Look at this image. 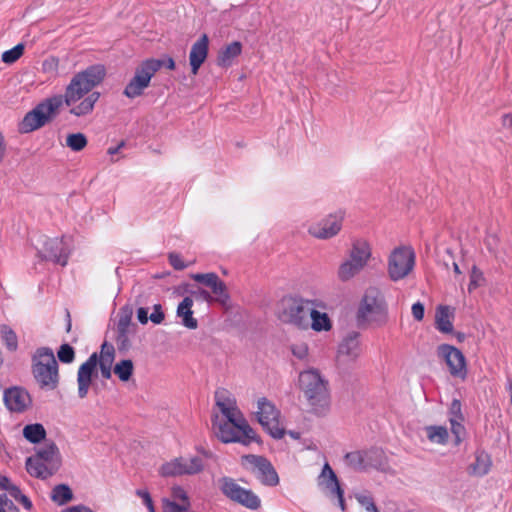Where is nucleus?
I'll return each instance as SVG.
<instances>
[{
    "instance_id": "19",
    "label": "nucleus",
    "mask_w": 512,
    "mask_h": 512,
    "mask_svg": "<svg viewBox=\"0 0 512 512\" xmlns=\"http://www.w3.org/2000/svg\"><path fill=\"white\" fill-rule=\"evenodd\" d=\"M438 356L445 360L453 376H464L466 364L464 355L460 350L451 345L443 344L438 347Z\"/></svg>"
},
{
    "instance_id": "27",
    "label": "nucleus",
    "mask_w": 512,
    "mask_h": 512,
    "mask_svg": "<svg viewBox=\"0 0 512 512\" xmlns=\"http://www.w3.org/2000/svg\"><path fill=\"white\" fill-rule=\"evenodd\" d=\"M453 311L448 306H439L435 313L436 328L442 333H451L453 331Z\"/></svg>"
},
{
    "instance_id": "28",
    "label": "nucleus",
    "mask_w": 512,
    "mask_h": 512,
    "mask_svg": "<svg viewBox=\"0 0 512 512\" xmlns=\"http://www.w3.org/2000/svg\"><path fill=\"white\" fill-rule=\"evenodd\" d=\"M423 432L429 442L438 445H445L449 438L446 427L440 425H430L423 428Z\"/></svg>"
},
{
    "instance_id": "50",
    "label": "nucleus",
    "mask_w": 512,
    "mask_h": 512,
    "mask_svg": "<svg viewBox=\"0 0 512 512\" xmlns=\"http://www.w3.org/2000/svg\"><path fill=\"white\" fill-rule=\"evenodd\" d=\"M165 319V314L162 311V306L160 304H155L153 306V312L149 315V320L154 324H161Z\"/></svg>"
},
{
    "instance_id": "55",
    "label": "nucleus",
    "mask_w": 512,
    "mask_h": 512,
    "mask_svg": "<svg viewBox=\"0 0 512 512\" xmlns=\"http://www.w3.org/2000/svg\"><path fill=\"white\" fill-rule=\"evenodd\" d=\"M5 490L9 493L11 497H13L16 501L23 495L20 488L13 483H8V486H5Z\"/></svg>"
},
{
    "instance_id": "22",
    "label": "nucleus",
    "mask_w": 512,
    "mask_h": 512,
    "mask_svg": "<svg viewBox=\"0 0 512 512\" xmlns=\"http://www.w3.org/2000/svg\"><path fill=\"white\" fill-rule=\"evenodd\" d=\"M372 257V248L365 239H355L348 250L347 258L365 268Z\"/></svg>"
},
{
    "instance_id": "60",
    "label": "nucleus",
    "mask_w": 512,
    "mask_h": 512,
    "mask_svg": "<svg viewBox=\"0 0 512 512\" xmlns=\"http://www.w3.org/2000/svg\"><path fill=\"white\" fill-rule=\"evenodd\" d=\"M503 125L512 134V114H508L503 117Z\"/></svg>"
},
{
    "instance_id": "47",
    "label": "nucleus",
    "mask_w": 512,
    "mask_h": 512,
    "mask_svg": "<svg viewBox=\"0 0 512 512\" xmlns=\"http://www.w3.org/2000/svg\"><path fill=\"white\" fill-rule=\"evenodd\" d=\"M189 507L190 504H177L170 500L163 501V512H185Z\"/></svg>"
},
{
    "instance_id": "53",
    "label": "nucleus",
    "mask_w": 512,
    "mask_h": 512,
    "mask_svg": "<svg viewBox=\"0 0 512 512\" xmlns=\"http://www.w3.org/2000/svg\"><path fill=\"white\" fill-rule=\"evenodd\" d=\"M169 263L171 264V266H173L174 269L176 270H183L184 268H186V264L184 263L183 259L181 258V256L177 253H171L169 254Z\"/></svg>"
},
{
    "instance_id": "40",
    "label": "nucleus",
    "mask_w": 512,
    "mask_h": 512,
    "mask_svg": "<svg viewBox=\"0 0 512 512\" xmlns=\"http://www.w3.org/2000/svg\"><path fill=\"white\" fill-rule=\"evenodd\" d=\"M24 52V45L23 44H17L15 47H13L10 50L5 51L2 54V61L6 64H12L16 62Z\"/></svg>"
},
{
    "instance_id": "12",
    "label": "nucleus",
    "mask_w": 512,
    "mask_h": 512,
    "mask_svg": "<svg viewBox=\"0 0 512 512\" xmlns=\"http://www.w3.org/2000/svg\"><path fill=\"white\" fill-rule=\"evenodd\" d=\"M219 488L227 498L248 509L255 510L260 507L261 501L259 497L251 490L241 487L232 478H221L219 480Z\"/></svg>"
},
{
    "instance_id": "59",
    "label": "nucleus",
    "mask_w": 512,
    "mask_h": 512,
    "mask_svg": "<svg viewBox=\"0 0 512 512\" xmlns=\"http://www.w3.org/2000/svg\"><path fill=\"white\" fill-rule=\"evenodd\" d=\"M17 501L20 502L23 505V507L27 510H31L33 507V504L30 501V499L24 494Z\"/></svg>"
},
{
    "instance_id": "14",
    "label": "nucleus",
    "mask_w": 512,
    "mask_h": 512,
    "mask_svg": "<svg viewBox=\"0 0 512 512\" xmlns=\"http://www.w3.org/2000/svg\"><path fill=\"white\" fill-rule=\"evenodd\" d=\"M345 213L341 210L330 213L311 224L308 228L310 236L319 240H329L337 236L343 226Z\"/></svg>"
},
{
    "instance_id": "56",
    "label": "nucleus",
    "mask_w": 512,
    "mask_h": 512,
    "mask_svg": "<svg viewBox=\"0 0 512 512\" xmlns=\"http://www.w3.org/2000/svg\"><path fill=\"white\" fill-rule=\"evenodd\" d=\"M136 495L143 500L145 506L151 505V503H153L147 490L138 489L136 490Z\"/></svg>"
},
{
    "instance_id": "57",
    "label": "nucleus",
    "mask_w": 512,
    "mask_h": 512,
    "mask_svg": "<svg viewBox=\"0 0 512 512\" xmlns=\"http://www.w3.org/2000/svg\"><path fill=\"white\" fill-rule=\"evenodd\" d=\"M137 319L141 324H146L149 320L148 309L145 307L138 308Z\"/></svg>"
},
{
    "instance_id": "20",
    "label": "nucleus",
    "mask_w": 512,
    "mask_h": 512,
    "mask_svg": "<svg viewBox=\"0 0 512 512\" xmlns=\"http://www.w3.org/2000/svg\"><path fill=\"white\" fill-rule=\"evenodd\" d=\"M325 304L318 299H314L313 306L309 313L307 330L311 329L317 333L329 332L333 323L329 315L325 312Z\"/></svg>"
},
{
    "instance_id": "7",
    "label": "nucleus",
    "mask_w": 512,
    "mask_h": 512,
    "mask_svg": "<svg viewBox=\"0 0 512 512\" xmlns=\"http://www.w3.org/2000/svg\"><path fill=\"white\" fill-rule=\"evenodd\" d=\"M416 254L409 245L393 248L387 256V275L393 282L407 278L414 270Z\"/></svg>"
},
{
    "instance_id": "36",
    "label": "nucleus",
    "mask_w": 512,
    "mask_h": 512,
    "mask_svg": "<svg viewBox=\"0 0 512 512\" xmlns=\"http://www.w3.org/2000/svg\"><path fill=\"white\" fill-rule=\"evenodd\" d=\"M1 338L9 351H16L18 348V338L15 331L8 325L0 326Z\"/></svg>"
},
{
    "instance_id": "29",
    "label": "nucleus",
    "mask_w": 512,
    "mask_h": 512,
    "mask_svg": "<svg viewBox=\"0 0 512 512\" xmlns=\"http://www.w3.org/2000/svg\"><path fill=\"white\" fill-rule=\"evenodd\" d=\"M364 268L352 262L350 259H344L337 270V277L342 282H347L357 276Z\"/></svg>"
},
{
    "instance_id": "8",
    "label": "nucleus",
    "mask_w": 512,
    "mask_h": 512,
    "mask_svg": "<svg viewBox=\"0 0 512 512\" xmlns=\"http://www.w3.org/2000/svg\"><path fill=\"white\" fill-rule=\"evenodd\" d=\"M212 428L217 438L223 443L238 442L249 445L257 441V435L250 425L240 429L234 423L224 422V419H220L218 415H215L212 420Z\"/></svg>"
},
{
    "instance_id": "25",
    "label": "nucleus",
    "mask_w": 512,
    "mask_h": 512,
    "mask_svg": "<svg viewBox=\"0 0 512 512\" xmlns=\"http://www.w3.org/2000/svg\"><path fill=\"white\" fill-rule=\"evenodd\" d=\"M26 470L33 477L46 479L57 469L39 458L29 457L26 461Z\"/></svg>"
},
{
    "instance_id": "4",
    "label": "nucleus",
    "mask_w": 512,
    "mask_h": 512,
    "mask_svg": "<svg viewBox=\"0 0 512 512\" xmlns=\"http://www.w3.org/2000/svg\"><path fill=\"white\" fill-rule=\"evenodd\" d=\"M388 319V304L383 292L377 287H369L366 289L358 306V322L379 328L386 325Z\"/></svg>"
},
{
    "instance_id": "41",
    "label": "nucleus",
    "mask_w": 512,
    "mask_h": 512,
    "mask_svg": "<svg viewBox=\"0 0 512 512\" xmlns=\"http://www.w3.org/2000/svg\"><path fill=\"white\" fill-rule=\"evenodd\" d=\"M355 498L358 503L365 509V512H379L373 498L369 493H356Z\"/></svg>"
},
{
    "instance_id": "11",
    "label": "nucleus",
    "mask_w": 512,
    "mask_h": 512,
    "mask_svg": "<svg viewBox=\"0 0 512 512\" xmlns=\"http://www.w3.org/2000/svg\"><path fill=\"white\" fill-rule=\"evenodd\" d=\"M255 414L258 422L272 437H283L285 431L279 420L280 413L271 401L264 397L258 399Z\"/></svg>"
},
{
    "instance_id": "64",
    "label": "nucleus",
    "mask_w": 512,
    "mask_h": 512,
    "mask_svg": "<svg viewBox=\"0 0 512 512\" xmlns=\"http://www.w3.org/2000/svg\"><path fill=\"white\" fill-rule=\"evenodd\" d=\"M508 392H509L510 400H511V403H512V379H510L509 382H508Z\"/></svg>"
},
{
    "instance_id": "46",
    "label": "nucleus",
    "mask_w": 512,
    "mask_h": 512,
    "mask_svg": "<svg viewBox=\"0 0 512 512\" xmlns=\"http://www.w3.org/2000/svg\"><path fill=\"white\" fill-rule=\"evenodd\" d=\"M483 281V274L482 272L477 269L475 266L472 268L471 274H470V282L468 285L469 292L475 290L478 288Z\"/></svg>"
},
{
    "instance_id": "38",
    "label": "nucleus",
    "mask_w": 512,
    "mask_h": 512,
    "mask_svg": "<svg viewBox=\"0 0 512 512\" xmlns=\"http://www.w3.org/2000/svg\"><path fill=\"white\" fill-rule=\"evenodd\" d=\"M66 145L73 151H81L87 145V138L83 133L69 134L66 138Z\"/></svg>"
},
{
    "instance_id": "31",
    "label": "nucleus",
    "mask_w": 512,
    "mask_h": 512,
    "mask_svg": "<svg viewBox=\"0 0 512 512\" xmlns=\"http://www.w3.org/2000/svg\"><path fill=\"white\" fill-rule=\"evenodd\" d=\"M366 451H353L345 455L346 464L354 470L368 469Z\"/></svg>"
},
{
    "instance_id": "16",
    "label": "nucleus",
    "mask_w": 512,
    "mask_h": 512,
    "mask_svg": "<svg viewBox=\"0 0 512 512\" xmlns=\"http://www.w3.org/2000/svg\"><path fill=\"white\" fill-rule=\"evenodd\" d=\"M244 461L262 483L269 486L278 484L279 478L275 469L264 457L247 455L244 457Z\"/></svg>"
},
{
    "instance_id": "54",
    "label": "nucleus",
    "mask_w": 512,
    "mask_h": 512,
    "mask_svg": "<svg viewBox=\"0 0 512 512\" xmlns=\"http://www.w3.org/2000/svg\"><path fill=\"white\" fill-rule=\"evenodd\" d=\"M411 312L415 320L421 321L424 318V305L421 302L414 303Z\"/></svg>"
},
{
    "instance_id": "18",
    "label": "nucleus",
    "mask_w": 512,
    "mask_h": 512,
    "mask_svg": "<svg viewBox=\"0 0 512 512\" xmlns=\"http://www.w3.org/2000/svg\"><path fill=\"white\" fill-rule=\"evenodd\" d=\"M360 334L352 331L348 333L340 342L337 350V361L341 364H347L356 361L361 355Z\"/></svg>"
},
{
    "instance_id": "45",
    "label": "nucleus",
    "mask_w": 512,
    "mask_h": 512,
    "mask_svg": "<svg viewBox=\"0 0 512 512\" xmlns=\"http://www.w3.org/2000/svg\"><path fill=\"white\" fill-rule=\"evenodd\" d=\"M57 355L63 363H71L75 358L74 349L69 344L61 345Z\"/></svg>"
},
{
    "instance_id": "15",
    "label": "nucleus",
    "mask_w": 512,
    "mask_h": 512,
    "mask_svg": "<svg viewBox=\"0 0 512 512\" xmlns=\"http://www.w3.org/2000/svg\"><path fill=\"white\" fill-rule=\"evenodd\" d=\"M319 490L328 498L336 500L342 511L345 510L344 492L340 487L338 478L328 463H325L317 477Z\"/></svg>"
},
{
    "instance_id": "23",
    "label": "nucleus",
    "mask_w": 512,
    "mask_h": 512,
    "mask_svg": "<svg viewBox=\"0 0 512 512\" xmlns=\"http://www.w3.org/2000/svg\"><path fill=\"white\" fill-rule=\"evenodd\" d=\"M209 39L203 34L193 45L189 55V61L192 73L196 75L200 66L204 63L208 55Z\"/></svg>"
},
{
    "instance_id": "35",
    "label": "nucleus",
    "mask_w": 512,
    "mask_h": 512,
    "mask_svg": "<svg viewBox=\"0 0 512 512\" xmlns=\"http://www.w3.org/2000/svg\"><path fill=\"white\" fill-rule=\"evenodd\" d=\"M72 497L73 494L71 489L65 484L55 486L51 493V499L59 505L66 504L72 499Z\"/></svg>"
},
{
    "instance_id": "24",
    "label": "nucleus",
    "mask_w": 512,
    "mask_h": 512,
    "mask_svg": "<svg viewBox=\"0 0 512 512\" xmlns=\"http://www.w3.org/2000/svg\"><path fill=\"white\" fill-rule=\"evenodd\" d=\"M193 303L192 297L187 296L179 303L176 311L181 324L188 329H196L198 327V321L193 317Z\"/></svg>"
},
{
    "instance_id": "13",
    "label": "nucleus",
    "mask_w": 512,
    "mask_h": 512,
    "mask_svg": "<svg viewBox=\"0 0 512 512\" xmlns=\"http://www.w3.org/2000/svg\"><path fill=\"white\" fill-rule=\"evenodd\" d=\"M215 402L222 414L220 419H224V422L234 423L240 429L247 428L249 423L239 410L236 399L230 392L225 389L217 390L215 392Z\"/></svg>"
},
{
    "instance_id": "32",
    "label": "nucleus",
    "mask_w": 512,
    "mask_h": 512,
    "mask_svg": "<svg viewBox=\"0 0 512 512\" xmlns=\"http://www.w3.org/2000/svg\"><path fill=\"white\" fill-rule=\"evenodd\" d=\"M35 458H39L45 463L58 468L59 465V457H58V449L55 445H49L39 449L37 454L34 456Z\"/></svg>"
},
{
    "instance_id": "52",
    "label": "nucleus",
    "mask_w": 512,
    "mask_h": 512,
    "mask_svg": "<svg viewBox=\"0 0 512 512\" xmlns=\"http://www.w3.org/2000/svg\"><path fill=\"white\" fill-rule=\"evenodd\" d=\"M172 496L174 499L182 501V504H190L187 493L180 486H174L172 488Z\"/></svg>"
},
{
    "instance_id": "48",
    "label": "nucleus",
    "mask_w": 512,
    "mask_h": 512,
    "mask_svg": "<svg viewBox=\"0 0 512 512\" xmlns=\"http://www.w3.org/2000/svg\"><path fill=\"white\" fill-rule=\"evenodd\" d=\"M218 277L216 273H196L192 274L191 278L198 283L205 285L206 287L210 286L211 283Z\"/></svg>"
},
{
    "instance_id": "5",
    "label": "nucleus",
    "mask_w": 512,
    "mask_h": 512,
    "mask_svg": "<svg viewBox=\"0 0 512 512\" xmlns=\"http://www.w3.org/2000/svg\"><path fill=\"white\" fill-rule=\"evenodd\" d=\"M313 303L314 299L288 295L278 302L276 315L283 323L307 331L309 313Z\"/></svg>"
},
{
    "instance_id": "37",
    "label": "nucleus",
    "mask_w": 512,
    "mask_h": 512,
    "mask_svg": "<svg viewBox=\"0 0 512 512\" xmlns=\"http://www.w3.org/2000/svg\"><path fill=\"white\" fill-rule=\"evenodd\" d=\"M133 371L134 365L129 359L121 360L114 367V373L123 382H126L131 378Z\"/></svg>"
},
{
    "instance_id": "42",
    "label": "nucleus",
    "mask_w": 512,
    "mask_h": 512,
    "mask_svg": "<svg viewBox=\"0 0 512 512\" xmlns=\"http://www.w3.org/2000/svg\"><path fill=\"white\" fill-rule=\"evenodd\" d=\"M490 468V460L487 454L480 453L476 456V462L474 464V472L478 475H485L488 473Z\"/></svg>"
},
{
    "instance_id": "6",
    "label": "nucleus",
    "mask_w": 512,
    "mask_h": 512,
    "mask_svg": "<svg viewBox=\"0 0 512 512\" xmlns=\"http://www.w3.org/2000/svg\"><path fill=\"white\" fill-rule=\"evenodd\" d=\"M32 373L42 389L54 390L58 386V364L52 349H36L32 356Z\"/></svg>"
},
{
    "instance_id": "44",
    "label": "nucleus",
    "mask_w": 512,
    "mask_h": 512,
    "mask_svg": "<svg viewBox=\"0 0 512 512\" xmlns=\"http://www.w3.org/2000/svg\"><path fill=\"white\" fill-rule=\"evenodd\" d=\"M462 416L450 417L451 431L456 438V444H459L461 437L464 434V427L462 425Z\"/></svg>"
},
{
    "instance_id": "1",
    "label": "nucleus",
    "mask_w": 512,
    "mask_h": 512,
    "mask_svg": "<svg viewBox=\"0 0 512 512\" xmlns=\"http://www.w3.org/2000/svg\"><path fill=\"white\" fill-rule=\"evenodd\" d=\"M106 74L105 67L97 64L73 76L65 89L64 95H53L44 99L28 112L19 125L22 133L35 131L54 119L65 103L70 106V113L81 117L92 113L100 93L91 90L99 85Z\"/></svg>"
},
{
    "instance_id": "62",
    "label": "nucleus",
    "mask_w": 512,
    "mask_h": 512,
    "mask_svg": "<svg viewBox=\"0 0 512 512\" xmlns=\"http://www.w3.org/2000/svg\"><path fill=\"white\" fill-rule=\"evenodd\" d=\"M162 62V66L165 65L169 70L175 69V61L172 58H167L166 60H160Z\"/></svg>"
},
{
    "instance_id": "9",
    "label": "nucleus",
    "mask_w": 512,
    "mask_h": 512,
    "mask_svg": "<svg viewBox=\"0 0 512 512\" xmlns=\"http://www.w3.org/2000/svg\"><path fill=\"white\" fill-rule=\"evenodd\" d=\"M162 67V62L157 59L143 61L136 69L135 74L126 85L123 94L128 98H136L150 85L155 73Z\"/></svg>"
},
{
    "instance_id": "51",
    "label": "nucleus",
    "mask_w": 512,
    "mask_h": 512,
    "mask_svg": "<svg viewBox=\"0 0 512 512\" xmlns=\"http://www.w3.org/2000/svg\"><path fill=\"white\" fill-rule=\"evenodd\" d=\"M191 296L197 299H201L207 303H211L214 301V297L212 296V294L202 288H197L196 290L191 291Z\"/></svg>"
},
{
    "instance_id": "2",
    "label": "nucleus",
    "mask_w": 512,
    "mask_h": 512,
    "mask_svg": "<svg viewBox=\"0 0 512 512\" xmlns=\"http://www.w3.org/2000/svg\"><path fill=\"white\" fill-rule=\"evenodd\" d=\"M114 356L115 349L113 345L105 342L101 346V352L99 355L97 353H93L87 361L79 367L77 384L78 396L81 399L87 396L92 382V377L96 374L97 367H99L104 379H109L111 377Z\"/></svg>"
},
{
    "instance_id": "30",
    "label": "nucleus",
    "mask_w": 512,
    "mask_h": 512,
    "mask_svg": "<svg viewBox=\"0 0 512 512\" xmlns=\"http://www.w3.org/2000/svg\"><path fill=\"white\" fill-rule=\"evenodd\" d=\"M24 438L31 443H39L46 437V430L40 423L26 425L23 428Z\"/></svg>"
},
{
    "instance_id": "39",
    "label": "nucleus",
    "mask_w": 512,
    "mask_h": 512,
    "mask_svg": "<svg viewBox=\"0 0 512 512\" xmlns=\"http://www.w3.org/2000/svg\"><path fill=\"white\" fill-rule=\"evenodd\" d=\"M117 342L125 346L128 341L130 333V319L128 317H121L117 323Z\"/></svg>"
},
{
    "instance_id": "3",
    "label": "nucleus",
    "mask_w": 512,
    "mask_h": 512,
    "mask_svg": "<svg viewBox=\"0 0 512 512\" xmlns=\"http://www.w3.org/2000/svg\"><path fill=\"white\" fill-rule=\"evenodd\" d=\"M299 385L311 410L317 415H324L330 406V395L327 381L320 372L313 368L301 372Z\"/></svg>"
},
{
    "instance_id": "34",
    "label": "nucleus",
    "mask_w": 512,
    "mask_h": 512,
    "mask_svg": "<svg viewBox=\"0 0 512 512\" xmlns=\"http://www.w3.org/2000/svg\"><path fill=\"white\" fill-rule=\"evenodd\" d=\"M211 290V294L214 297V301L225 304L229 298L225 283L219 278V276L208 286Z\"/></svg>"
},
{
    "instance_id": "21",
    "label": "nucleus",
    "mask_w": 512,
    "mask_h": 512,
    "mask_svg": "<svg viewBox=\"0 0 512 512\" xmlns=\"http://www.w3.org/2000/svg\"><path fill=\"white\" fill-rule=\"evenodd\" d=\"M3 398L5 406L11 412H24L31 405V397L29 393L20 387L6 389Z\"/></svg>"
},
{
    "instance_id": "49",
    "label": "nucleus",
    "mask_w": 512,
    "mask_h": 512,
    "mask_svg": "<svg viewBox=\"0 0 512 512\" xmlns=\"http://www.w3.org/2000/svg\"><path fill=\"white\" fill-rule=\"evenodd\" d=\"M0 512H19V509L6 494H0Z\"/></svg>"
},
{
    "instance_id": "17",
    "label": "nucleus",
    "mask_w": 512,
    "mask_h": 512,
    "mask_svg": "<svg viewBox=\"0 0 512 512\" xmlns=\"http://www.w3.org/2000/svg\"><path fill=\"white\" fill-rule=\"evenodd\" d=\"M38 254L45 260L65 266L69 255V246L65 238H51L43 242V249Z\"/></svg>"
},
{
    "instance_id": "61",
    "label": "nucleus",
    "mask_w": 512,
    "mask_h": 512,
    "mask_svg": "<svg viewBox=\"0 0 512 512\" xmlns=\"http://www.w3.org/2000/svg\"><path fill=\"white\" fill-rule=\"evenodd\" d=\"M124 147V142H121L120 144H118L117 146L115 147H110L108 148L107 150V153L111 156H114L116 154L119 153V151Z\"/></svg>"
},
{
    "instance_id": "10",
    "label": "nucleus",
    "mask_w": 512,
    "mask_h": 512,
    "mask_svg": "<svg viewBox=\"0 0 512 512\" xmlns=\"http://www.w3.org/2000/svg\"><path fill=\"white\" fill-rule=\"evenodd\" d=\"M203 460L198 456L176 457L163 463L158 473L162 477H177L184 475H195L203 471Z\"/></svg>"
},
{
    "instance_id": "63",
    "label": "nucleus",
    "mask_w": 512,
    "mask_h": 512,
    "mask_svg": "<svg viewBox=\"0 0 512 512\" xmlns=\"http://www.w3.org/2000/svg\"><path fill=\"white\" fill-rule=\"evenodd\" d=\"M5 154V144L2 134L0 133V162L2 161Z\"/></svg>"
},
{
    "instance_id": "43",
    "label": "nucleus",
    "mask_w": 512,
    "mask_h": 512,
    "mask_svg": "<svg viewBox=\"0 0 512 512\" xmlns=\"http://www.w3.org/2000/svg\"><path fill=\"white\" fill-rule=\"evenodd\" d=\"M291 352L299 360H307L309 356L308 344L305 342L293 343L291 345Z\"/></svg>"
},
{
    "instance_id": "33",
    "label": "nucleus",
    "mask_w": 512,
    "mask_h": 512,
    "mask_svg": "<svg viewBox=\"0 0 512 512\" xmlns=\"http://www.w3.org/2000/svg\"><path fill=\"white\" fill-rule=\"evenodd\" d=\"M368 468L384 470L386 467V457L381 449H371L366 451Z\"/></svg>"
},
{
    "instance_id": "58",
    "label": "nucleus",
    "mask_w": 512,
    "mask_h": 512,
    "mask_svg": "<svg viewBox=\"0 0 512 512\" xmlns=\"http://www.w3.org/2000/svg\"><path fill=\"white\" fill-rule=\"evenodd\" d=\"M461 404L459 401L454 400L451 404L450 413L451 417L461 416L460 414Z\"/></svg>"
},
{
    "instance_id": "26",
    "label": "nucleus",
    "mask_w": 512,
    "mask_h": 512,
    "mask_svg": "<svg viewBox=\"0 0 512 512\" xmlns=\"http://www.w3.org/2000/svg\"><path fill=\"white\" fill-rule=\"evenodd\" d=\"M242 45L238 41H234L219 51L217 64L221 67H230L236 57L241 54Z\"/></svg>"
}]
</instances>
